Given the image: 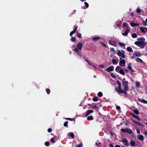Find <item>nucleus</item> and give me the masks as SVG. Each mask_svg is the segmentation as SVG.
Segmentation results:
<instances>
[{"instance_id": "obj_9", "label": "nucleus", "mask_w": 147, "mask_h": 147, "mask_svg": "<svg viewBox=\"0 0 147 147\" xmlns=\"http://www.w3.org/2000/svg\"><path fill=\"white\" fill-rule=\"evenodd\" d=\"M141 55V54L140 52H137L133 54L132 58H134L137 57H140Z\"/></svg>"}, {"instance_id": "obj_4", "label": "nucleus", "mask_w": 147, "mask_h": 147, "mask_svg": "<svg viewBox=\"0 0 147 147\" xmlns=\"http://www.w3.org/2000/svg\"><path fill=\"white\" fill-rule=\"evenodd\" d=\"M116 53L120 57V59H121L122 58H125V52L123 51L118 50Z\"/></svg>"}, {"instance_id": "obj_41", "label": "nucleus", "mask_w": 147, "mask_h": 147, "mask_svg": "<svg viewBox=\"0 0 147 147\" xmlns=\"http://www.w3.org/2000/svg\"><path fill=\"white\" fill-rule=\"evenodd\" d=\"M77 36H78L79 38H80L81 37V34L80 33H77Z\"/></svg>"}, {"instance_id": "obj_21", "label": "nucleus", "mask_w": 147, "mask_h": 147, "mask_svg": "<svg viewBox=\"0 0 147 147\" xmlns=\"http://www.w3.org/2000/svg\"><path fill=\"white\" fill-rule=\"evenodd\" d=\"M142 23L144 26H146L147 25V18L146 19L145 21H143Z\"/></svg>"}, {"instance_id": "obj_48", "label": "nucleus", "mask_w": 147, "mask_h": 147, "mask_svg": "<svg viewBox=\"0 0 147 147\" xmlns=\"http://www.w3.org/2000/svg\"><path fill=\"white\" fill-rule=\"evenodd\" d=\"M125 144H124V145H125V146H127L128 145L129 143L127 141V142H125Z\"/></svg>"}, {"instance_id": "obj_56", "label": "nucleus", "mask_w": 147, "mask_h": 147, "mask_svg": "<svg viewBox=\"0 0 147 147\" xmlns=\"http://www.w3.org/2000/svg\"><path fill=\"white\" fill-rule=\"evenodd\" d=\"M101 44H102V46H104L105 47H106V46L102 42H101Z\"/></svg>"}, {"instance_id": "obj_38", "label": "nucleus", "mask_w": 147, "mask_h": 147, "mask_svg": "<svg viewBox=\"0 0 147 147\" xmlns=\"http://www.w3.org/2000/svg\"><path fill=\"white\" fill-rule=\"evenodd\" d=\"M68 121H66L63 124L66 127L68 125Z\"/></svg>"}, {"instance_id": "obj_45", "label": "nucleus", "mask_w": 147, "mask_h": 147, "mask_svg": "<svg viewBox=\"0 0 147 147\" xmlns=\"http://www.w3.org/2000/svg\"><path fill=\"white\" fill-rule=\"evenodd\" d=\"M65 119H66L67 120H70L71 121H73L74 120V119H72L71 118H65Z\"/></svg>"}, {"instance_id": "obj_3", "label": "nucleus", "mask_w": 147, "mask_h": 147, "mask_svg": "<svg viewBox=\"0 0 147 147\" xmlns=\"http://www.w3.org/2000/svg\"><path fill=\"white\" fill-rule=\"evenodd\" d=\"M82 44L80 43H79L77 45V48H75L74 51L77 53L78 55H79L80 57H81V52L80 51H81L82 49Z\"/></svg>"}, {"instance_id": "obj_43", "label": "nucleus", "mask_w": 147, "mask_h": 147, "mask_svg": "<svg viewBox=\"0 0 147 147\" xmlns=\"http://www.w3.org/2000/svg\"><path fill=\"white\" fill-rule=\"evenodd\" d=\"M123 27H127V24L125 23L123 24Z\"/></svg>"}, {"instance_id": "obj_63", "label": "nucleus", "mask_w": 147, "mask_h": 147, "mask_svg": "<svg viewBox=\"0 0 147 147\" xmlns=\"http://www.w3.org/2000/svg\"><path fill=\"white\" fill-rule=\"evenodd\" d=\"M89 65H91V66H93V67L94 65L90 63V64H89Z\"/></svg>"}, {"instance_id": "obj_12", "label": "nucleus", "mask_w": 147, "mask_h": 147, "mask_svg": "<svg viewBox=\"0 0 147 147\" xmlns=\"http://www.w3.org/2000/svg\"><path fill=\"white\" fill-rule=\"evenodd\" d=\"M141 24L140 23H135L134 22H132L130 23V25L132 27H133L134 26H137V27L139 26Z\"/></svg>"}, {"instance_id": "obj_19", "label": "nucleus", "mask_w": 147, "mask_h": 147, "mask_svg": "<svg viewBox=\"0 0 147 147\" xmlns=\"http://www.w3.org/2000/svg\"><path fill=\"white\" fill-rule=\"evenodd\" d=\"M100 38V37L98 36H96L94 37V38H92V40L93 41H96L98 40Z\"/></svg>"}, {"instance_id": "obj_36", "label": "nucleus", "mask_w": 147, "mask_h": 147, "mask_svg": "<svg viewBox=\"0 0 147 147\" xmlns=\"http://www.w3.org/2000/svg\"><path fill=\"white\" fill-rule=\"evenodd\" d=\"M98 100V98L97 97H95L93 99V100L94 101H96Z\"/></svg>"}, {"instance_id": "obj_39", "label": "nucleus", "mask_w": 147, "mask_h": 147, "mask_svg": "<svg viewBox=\"0 0 147 147\" xmlns=\"http://www.w3.org/2000/svg\"><path fill=\"white\" fill-rule=\"evenodd\" d=\"M111 76L113 78H115L116 77L115 75L112 73H111Z\"/></svg>"}, {"instance_id": "obj_16", "label": "nucleus", "mask_w": 147, "mask_h": 147, "mask_svg": "<svg viewBox=\"0 0 147 147\" xmlns=\"http://www.w3.org/2000/svg\"><path fill=\"white\" fill-rule=\"evenodd\" d=\"M77 29V27L76 26V27L74 29V30L71 32L70 34V36H71V35L74 34L76 32Z\"/></svg>"}, {"instance_id": "obj_15", "label": "nucleus", "mask_w": 147, "mask_h": 147, "mask_svg": "<svg viewBox=\"0 0 147 147\" xmlns=\"http://www.w3.org/2000/svg\"><path fill=\"white\" fill-rule=\"evenodd\" d=\"M138 100L143 103H144V104H147V101L145 100H144V99H138Z\"/></svg>"}, {"instance_id": "obj_61", "label": "nucleus", "mask_w": 147, "mask_h": 147, "mask_svg": "<svg viewBox=\"0 0 147 147\" xmlns=\"http://www.w3.org/2000/svg\"><path fill=\"white\" fill-rule=\"evenodd\" d=\"M144 134L145 135H147V131H145V132H144Z\"/></svg>"}, {"instance_id": "obj_29", "label": "nucleus", "mask_w": 147, "mask_h": 147, "mask_svg": "<svg viewBox=\"0 0 147 147\" xmlns=\"http://www.w3.org/2000/svg\"><path fill=\"white\" fill-rule=\"evenodd\" d=\"M130 143V144H131V145L132 146H134L135 145V142L133 141H131Z\"/></svg>"}, {"instance_id": "obj_25", "label": "nucleus", "mask_w": 147, "mask_h": 147, "mask_svg": "<svg viewBox=\"0 0 147 147\" xmlns=\"http://www.w3.org/2000/svg\"><path fill=\"white\" fill-rule=\"evenodd\" d=\"M136 61L138 62H140L141 63H143V61L140 58H138L136 59Z\"/></svg>"}, {"instance_id": "obj_34", "label": "nucleus", "mask_w": 147, "mask_h": 147, "mask_svg": "<svg viewBox=\"0 0 147 147\" xmlns=\"http://www.w3.org/2000/svg\"><path fill=\"white\" fill-rule=\"evenodd\" d=\"M132 36L133 38H136L137 36V35L136 33H134Z\"/></svg>"}, {"instance_id": "obj_32", "label": "nucleus", "mask_w": 147, "mask_h": 147, "mask_svg": "<svg viewBox=\"0 0 147 147\" xmlns=\"http://www.w3.org/2000/svg\"><path fill=\"white\" fill-rule=\"evenodd\" d=\"M134 113H135L137 115H138L139 113V111H138L137 110H135L134 111Z\"/></svg>"}, {"instance_id": "obj_53", "label": "nucleus", "mask_w": 147, "mask_h": 147, "mask_svg": "<svg viewBox=\"0 0 147 147\" xmlns=\"http://www.w3.org/2000/svg\"><path fill=\"white\" fill-rule=\"evenodd\" d=\"M136 131L137 133L138 134H140V131L139 130H138V129H136Z\"/></svg>"}, {"instance_id": "obj_55", "label": "nucleus", "mask_w": 147, "mask_h": 147, "mask_svg": "<svg viewBox=\"0 0 147 147\" xmlns=\"http://www.w3.org/2000/svg\"><path fill=\"white\" fill-rule=\"evenodd\" d=\"M85 60L89 64H90V63L86 59H85Z\"/></svg>"}, {"instance_id": "obj_27", "label": "nucleus", "mask_w": 147, "mask_h": 147, "mask_svg": "<svg viewBox=\"0 0 147 147\" xmlns=\"http://www.w3.org/2000/svg\"><path fill=\"white\" fill-rule=\"evenodd\" d=\"M112 62L114 64H117L118 63V62L115 59H113L112 60Z\"/></svg>"}, {"instance_id": "obj_50", "label": "nucleus", "mask_w": 147, "mask_h": 147, "mask_svg": "<svg viewBox=\"0 0 147 147\" xmlns=\"http://www.w3.org/2000/svg\"><path fill=\"white\" fill-rule=\"evenodd\" d=\"M131 115L133 117H134V118H137L138 117L137 116H135L134 114H133L132 113H131Z\"/></svg>"}, {"instance_id": "obj_17", "label": "nucleus", "mask_w": 147, "mask_h": 147, "mask_svg": "<svg viewBox=\"0 0 147 147\" xmlns=\"http://www.w3.org/2000/svg\"><path fill=\"white\" fill-rule=\"evenodd\" d=\"M67 135L69 137H71L73 138H74V134L73 133L69 132L68 134Z\"/></svg>"}, {"instance_id": "obj_13", "label": "nucleus", "mask_w": 147, "mask_h": 147, "mask_svg": "<svg viewBox=\"0 0 147 147\" xmlns=\"http://www.w3.org/2000/svg\"><path fill=\"white\" fill-rule=\"evenodd\" d=\"M137 138L139 140L142 141L144 140V138L143 135L141 134H139L137 135Z\"/></svg>"}, {"instance_id": "obj_57", "label": "nucleus", "mask_w": 147, "mask_h": 147, "mask_svg": "<svg viewBox=\"0 0 147 147\" xmlns=\"http://www.w3.org/2000/svg\"><path fill=\"white\" fill-rule=\"evenodd\" d=\"M109 147H113V146L112 144H110L109 145Z\"/></svg>"}, {"instance_id": "obj_10", "label": "nucleus", "mask_w": 147, "mask_h": 147, "mask_svg": "<svg viewBox=\"0 0 147 147\" xmlns=\"http://www.w3.org/2000/svg\"><path fill=\"white\" fill-rule=\"evenodd\" d=\"M125 60H121L119 63V65L121 66H125Z\"/></svg>"}, {"instance_id": "obj_14", "label": "nucleus", "mask_w": 147, "mask_h": 147, "mask_svg": "<svg viewBox=\"0 0 147 147\" xmlns=\"http://www.w3.org/2000/svg\"><path fill=\"white\" fill-rule=\"evenodd\" d=\"M93 112V111L92 110H89L86 111V116H88L90 113Z\"/></svg>"}, {"instance_id": "obj_8", "label": "nucleus", "mask_w": 147, "mask_h": 147, "mask_svg": "<svg viewBox=\"0 0 147 147\" xmlns=\"http://www.w3.org/2000/svg\"><path fill=\"white\" fill-rule=\"evenodd\" d=\"M138 29H139L141 32L144 33H145L146 32V28L145 27H144L143 26L139 27Z\"/></svg>"}, {"instance_id": "obj_23", "label": "nucleus", "mask_w": 147, "mask_h": 147, "mask_svg": "<svg viewBox=\"0 0 147 147\" xmlns=\"http://www.w3.org/2000/svg\"><path fill=\"white\" fill-rule=\"evenodd\" d=\"M127 50L129 52H132L133 50L130 47H128L127 48Z\"/></svg>"}, {"instance_id": "obj_44", "label": "nucleus", "mask_w": 147, "mask_h": 147, "mask_svg": "<svg viewBox=\"0 0 147 147\" xmlns=\"http://www.w3.org/2000/svg\"><path fill=\"white\" fill-rule=\"evenodd\" d=\"M117 84H118V87H121V84L120 83V82H119L118 81H117Z\"/></svg>"}, {"instance_id": "obj_26", "label": "nucleus", "mask_w": 147, "mask_h": 147, "mask_svg": "<svg viewBox=\"0 0 147 147\" xmlns=\"http://www.w3.org/2000/svg\"><path fill=\"white\" fill-rule=\"evenodd\" d=\"M136 86L138 88H139L140 86V82L138 81L136 82Z\"/></svg>"}, {"instance_id": "obj_6", "label": "nucleus", "mask_w": 147, "mask_h": 147, "mask_svg": "<svg viewBox=\"0 0 147 147\" xmlns=\"http://www.w3.org/2000/svg\"><path fill=\"white\" fill-rule=\"evenodd\" d=\"M115 70L117 72L119 73L120 74L124 75L125 74L124 71L123 69L119 66H117L115 68Z\"/></svg>"}, {"instance_id": "obj_31", "label": "nucleus", "mask_w": 147, "mask_h": 147, "mask_svg": "<svg viewBox=\"0 0 147 147\" xmlns=\"http://www.w3.org/2000/svg\"><path fill=\"white\" fill-rule=\"evenodd\" d=\"M87 119L88 120L90 121L92 120L93 119V117L92 116H91L88 117H87Z\"/></svg>"}, {"instance_id": "obj_7", "label": "nucleus", "mask_w": 147, "mask_h": 147, "mask_svg": "<svg viewBox=\"0 0 147 147\" xmlns=\"http://www.w3.org/2000/svg\"><path fill=\"white\" fill-rule=\"evenodd\" d=\"M127 68L131 73L134 72L135 71V70L133 69L132 68L131 64L130 63L128 64Z\"/></svg>"}, {"instance_id": "obj_22", "label": "nucleus", "mask_w": 147, "mask_h": 147, "mask_svg": "<svg viewBox=\"0 0 147 147\" xmlns=\"http://www.w3.org/2000/svg\"><path fill=\"white\" fill-rule=\"evenodd\" d=\"M109 44L113 46L115 45V43L114 42L111 40H109Z\"/></svg>"}, {"instance_id": "obj_60", "label": "nucleus", "mask_w": 147, "mask_h": 147, "mask_svg": "<svg viewBox=\"0 0 147 147\" xmlns=\"http://www.w3.org/2000/svg\"><path fill=\"white\" fill-rule=\"evenodd\" d=\"M115 147H120V146L118 145H116L115 146Z\"/></svg>"}, {"instance_id": "obj_62", "label": "nucleus", "mask_w": 147, "mask_h": 147, "mask_svg": "<svg viewBox=\"0 0 147 147\" xmlns=\"http://www.w3.org/2000/svg\"><path fill=\"white\" fill-rule=\"evenodd\" d=\"M145 91L146 94H147V88L145 89Z\"/></svg>"}, {"instance_id": "obj_52", "label": "nucleus", "mask_w": 147, "mask_h": 147, "mask_svg": "<svg viewBox=\"0 0 147 147\" xmlns=\"http://www.w3.org/2000/svg\"><path fill=\"white\" fill-rule=\"evenodd\" d=\"M82 145L81 144H80L78 145L76 147H82Z\"/></svg>"}, {"instance_id": "obj_49", "label": "nucleus", "mask_w": 147, "mask_h": 147, "mask_svg": "<svg viewBox=\"0 0 147 147\" xmlns=\"http://www.w3.org/2000/svg\"><path fill=\"white\" fill-rule=\"evenodd\" d=\"M46 92H47V93L49 94V93L50 92V90H49V89H47L46 90Z\"/></svg>"}, {"instance_id": "obj_46", "label": "nucleus", "mask_w": 147, "mask_h": 147, "mask_svg": "<svg viewBox=\"0 0 147 147\" xmlns=\"http://www.w3.org/2000/svg\"><path fill=\"white\" fill-rule=\"evenodd\" d=\"M84 3V4L86 5V7H88L89 5H88V3H87L86 2H85Z\"/></svg>"}, {"instance_id": "obj_28", "label": "nucleus", "mask_w": 147, "mask_h": 147, "mask_svg": "<svg viewBox=\"0 0 147 147\" xmlns=\"http://www.w3.org/2000/svg\"><path fill=\"white\" fill-rule=\"evenodd\" d=\"M118 44L120 47H123L125 46V44L122 42H119Z\"/></svg>"}, {"instance_id": "obj_33", "label": "nucleus", "mask_w": 147, "mask_h": 147, "mask_svg": "<svg viewBox=\"0 0 147 147\" xmlns=\"http://www.w3.org/2000/svg\"><path fill=\"white\" fill-rule=\"evenodd\" d=\"M76 40V38L74 37H73L71 39V41L72 42H75Z\"/></svg>"}, {"instance_id": "obj_1", "label": "nucleus", "mask_w": 147, "mask_h": 147, "mask_svg": "<svg viewBox=\"0 0 147 147\" xmlns=\"http://www.w3.org/2000/svg\"><path fill=\"white\" fill-rule=\"evenodd\" d=\"M138 41L134 42V44L138 46V47L142 48L144 47L145 45L146 44L145 42V39L143 37L139 38L137 39Z\"/></svg>"}, {"instance_id": "obj_59", "label": "nucleus", "mask_w": 147, "mask_h": 147, "mask_svg": "<svg viewBox=\"0 0 147 147\" xmlns=\"http://www.w3.org/2000/svg\"><path fill=\"white\" fill-rule=\"evenodd\" d=\"M100 67H104V65H100L99 66Z\"/></svg>"}, {"instance_id": "obj_20", "label": "nucleus", "mask_w": 147, "mask_h": 147, "mask_svg": "<svg viewBox=\"0 0 147 147\" xmlns=\"http://www.w3.org/2000/svg\"><path fill=\"white\" fill-rule=\"evenodd\" d=\"M127 132L129 134H130L132 133V131L131 130V129L127 128Z\"/></svg>"}, {"instance_id": "obj_11", "label": "nucleus", "mask_w": 147, "mask_h": 147, "mask_svg": "<svg viewBox=\"0 0 147 147\" xmlns=\"http://www.w3.org/2000/svg\"><path fill=\"white\" fill-rule=\"evenodd\" d=\"M114 70V67L113 66H111L108 67L107 69H105L108 72L112 71Z\"/></svg>"}, {"instance_id": "obj_51", "label": "nucleus", "mask_w": 147, "mask_h": 147, "mask_svg": "<svg viewBox=\"0 0 147 147\" xmlns=\"http://www.w3.org/2000/svg\"><path fill=\"white\" fill-rule=\"evenodd\" d=\"M47 131L49 132H51L52 129L51 128H49L48 129Z\"/></svg>"}, {"instance_id": "obj_24", "label": "nucleus", "mask_w": 147, "mask_h": 147, "mask_svg": "<svg viewBox=\"0 0 147 147\" xmlns=\"http://www.w3.org/2000/svg\"><path fill=\"white\" fill-rule=\"evenodd\" d=\"M133 121L136 123L137 125H138L139 126H141L142 125V124L140 123V122L134 120H133Z\"/></svg>"}, {"instance_id": "obj_5", "label": "nucleus", "mask_w": 147, "mask_h": 147, "mask_svg": "<svg viewBox=\"0 0 147 147\" xmlns=\"http://www.w3.org/2000/svg\"><path fill=\"white\" fill-rule=\"evenodd\" d=\"M115 91L119 94L123 93L125 95H127V91L125 90H124V91H123L121 88V87H118V88H116Z\"/></svg>"}, {"instance_id": "obj_18", "label": "nucleus", "mask_w": 147, "mask_h": 147, "mask_svg": "<svg viewBox=\"0 0 147 147\" xmlns=\"http://www.w3.org/2000/svg\"><path fill=\"white\" fill-rule=\"evenodd\" d=\"M129 29H127L124 32L122 33V34L124 36H125L129 32Z\"/></svg>"}, {"instance_id": "obj_35", "label": "nucleus", "mask_w": 147, "mask_h": 147, "mask_svg": "<svg viewBox=\"0 0 147 147\" xmlns=\"http://www.w3.org/2000/svg\"><path fill=\"white\" fill-rule=\"evenodd\" d=\"M136 12L137 13H140L141 12L140 9L139 7H138L136 9Z\"/></svg>"}, {"instance_id": "obj_30", "label": "nucleus", "mask_w": 147, "mask_h": 147, "mask_svg": "<svg viewBox=\"0 0 147 147\" xmlns=\"http://www.w3.org/2000/svg\"><path fill=\"white\" fill-rule=\"evenodd\" d=\"M121 131L123 133L127 132V128L125 129H121Z\"/></svg>"}, {"instance_id": "obj_47", "label": "nucleus", "mask_w": 147, "mask_h": 147, "mask_svg": "<svg viewBox=\"0 0 147 147\" xmlns=\"http://www.w3.org/2000/svg\"><path fill=\"white\" fill-rule=\"evenodd\" d=\"M51 141L52 143H54L55 142V141L54 140V139L53 138H51Z\"/></svg>"}, {"instance_id": "obj_54", "label": "nucleus", "mask_w": 147, "mask_h": 147, "mask_svg": "<svg viewBox=\"0 0 147 147\" xmlns=\"http://www.w3.org/2000/svg\"><path fill=\"white\" fill-rule=\"evenodd\" d=\"M116 109L117 110H120V107L119 106H117L116 107Z\"/></svg>"}, {"instance_id": "obj_42", "label": "nucleus", "mask_w": 147, "mask_h": 147, "mask_svg": "<svg viewBox=\"0 0 147 147\" xmlns=\"http://www.w3.org/2000/svg\"><path fill=\"white\" fill-rule=\"evenodd\" d=\"M122 141L123 142H126L127 141V140L126 139H124L122 140Z\"/></svg>"}, {"instance_id": "obj_40", "label": "nucleus", "mask_w": 147, "mask_h": 147, "mask_svg": "<svg viewBox=\"0 0 147 147\" xmlns=\"http://www.w3.org/2000/svg\"><path fill=\"white\" fill-rule=\"evenodd\" d=\"M49 144L50 143L48 142H46L45 143V145L47 146H49Z\"/></svg>"}, {"instance_id": "obj_58", "label": "nucleus", "mask_w": 147, "mask_h": 147, "mask_svg": "<svg viewBox=\"0 0 147 147\" xmlns=\"http://www.w3.org/2000/svg\"><path fill=\"white\" fill-rule=\"evenodd\" d=\"M125 71L126 72L128 73L129 72V71L127 69H125Z\"/></svg>"}, {"instance_id": "obj_37", "label": "nucleus", "mask_w": 147, "mask_h": 147, "mask_svg": "<svg viewBox=\"0 0 147 147\" xmlns=\"http://www.w3.org/2000/svg\"><path fill=\"white\" fill-rule=\"evenodd\" d=\"M98 95L100 97H101L102 96V94L101 92H99L98 93Z\"/></svg>"}, {"instance_id": "obj_64", "label": "nucleus", "mask_w": 147, "mask_h": 147, "mask_svg": "<svg viewBox=\"0 0 147 147\" xmlns=\"http://www.w3.org/2000/svg\"><path fill=\"white\" fill-rule=\"evenodd\" d=\"M120 25H121L120 24H119V25H118V24H117V26H119Z\"/></svg>"}, {"instance_id": "obj_2", "label": "nucleus", "mask_w": 147, "mask_h": 147, "mask_svg": "<svg viewBox=\"0 0 147 147\" xmlns=\"http://www.w3.org/2000/svg\"><path fill=\"white\" fill-rule=\"evenodd\" d=\"M122 85L123 87L124 90H127L128 92L129 90V88L128 86L129 84L128 81L126 80L125 78H123L122 80Z\"/></svg>"}]
</instances>
